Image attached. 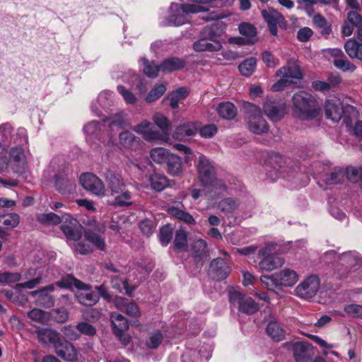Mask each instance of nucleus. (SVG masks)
<instances>
[{
	"instance_id": "nucleus-1",
	"label": "nucleus",
	"mask_w": 362,
	"mask_h": 362,
	"mask_svg": "<svg viewBox=\"0 0 362 362\" xmlns=\"http://www.w3.org/2000/svg\"><path fill=\"white\" fill-rule=\"evenodd\" d=\"M37 218L40 223L47 225H57L62 222V230L74 251L81 255L90 253L91 248L90 246L76 243L81 238V231L79 229L80 227H78L76 219L74 218L71 214H64L60 217L54 213L40 214L37 215Z\"/></svg>"
},
{
	"instance_id": "nucleus-2",
	"label": "nucleus",
	"mask_w": 362,
	"mask_h": 362,
	"mask_svg": "<svg viewBox=\"0 0 362 362\" xmlns=\"http://www.w3.org/2000/svg\"><path fill=\"white\" fill-rule=\"evenodd\" d=\"M214 0H191L189 4H171L169 8V16L165 25L180 26L187 21V16L190 13H198L209 11Z\"/></svg>"
},
{
	"instance_id": "nucleus-3",
	"label": "nucleus",
	"mask_w": 362,
	"mask_h": 362,
	"mask_svg": "<svg viewBox=\"0 0 362 362\" xmlns=\"http://www.w3.org/2000/svg\"><path fill=\"white\" fill-rule=\"evenodd\" d=\"M293 114L303 120L317 117L320 112V107L315 97L307 92L300 91L293 95Z\"/></svg>"
},
{
	"instance_id": "nucleus-4",
	"label": "nucleus",
	"mask_w": 362,
	"mask_h": 362,
	"mask_svg": "<svg viewBox=\"0 0 362 362\" xmlns=\"http://www.w3.org/2000/svg\"><path fill=\"white\" fill-rule=\"evenodd\" d=\"M276 246V243L270 242L266 243L258 250V257L260 260L258 262L257 267L259 269L264 272H272L284 264V259L275 255Z\"/></svg>"
},
{
	"instance_id": "nucleus-5",
	"label": "nucleus",
	"mask_w": 362,
	"mask_h": 362,
	"mask_svg": "<svg viewBox=\"0 0 362 362\" xmlns=\"http://www.w3.org/2000/svg\"><path fill=\"white\" fill-rule=\"evenodd\" d=\"M325 115L327 119L334 122H339L343 117L346 127H350V117H356L358 112L351 105L344 106L339 99H332L326 101L325 105Z\"/></svg>"
},
{
	"instance_id": "nucleus-6",
	"label": "nucleus",
	"mask_w": 362,
	"mask_h": 362,
	"mask_svg": "<svg viewBox=\"0 0 362 362\" xmlns=\"http://www.w3.org/2000/svg\"><path fill=\"white\" fill-rule=\"evenodd\" d=\"M362 262L361 257L356 252H346L338 257V263L334 266V275L338 279L345 277L349 272L357 270Z\"/></svg>"
},
{
	"instance_id": "nucleus-7",
	"label": "nucleus",
	"mask_w": 362,
	"mask_h": 362,
	"mask_svg": "<svg viewBox=\"0 0 362 362\" xmlns=\"http://www.w3.org/2000/svg\"><path fill=\"white\" fill-rule=\"evenodd\" d=\"M247 112L248 128L254 134H260L268 131L266 120L262 116L260 108L252 103H247L244 105Z\"/></svg>"
},
{
	"instance_id": "nucleus-8",
	"label": "nucleus",
	"mask_w": 362,
	"mask_h": 362,
	"mask_svg": "<svg viewBox=\"0 0 362 362\" xmlns=\"http://www.w3.org/2000/svg\"><path fill=\"white\" fill-rule=\"evenodd\" d=\"M84 287L79 288L76 293V297L78 302L83 305L88 306L95 305L99 300V296L107 300H110L107 288L103 285L95 286V291L90 290L86 284Z\"/></svg>"
},
{
	"instance_id": "nucleus-9",
	"label": "nucleus",
	"mask_w": 362,
	"mask_h": 362,
	"mask_svg": "<svg viewBox=\"0 0 362 362\" xmlns=\"http://www.w3.org/2000/svg\"><path fill=\"white\" fill-rule=\"evenodd\" d=\"M320 286V281L317 276L310 275L306 277L295 288L297 296L303 299H311L318 292Z\"/></svg>"
},
{
	"instance_id": "nucleus-10",
	"label": "nucleus",
	"mask_w": 362,
	"mask_h": 362,
	"mask_svg": "<svg viewBox=\"0 0 362 362\" xmlns=\"http://www.w3.org/2000/svg\"><path fill=\"white\" fill-rule=\"evenodd\" d=\"M229 300L233 305H238L239 311L246 314L256 313L259 308L250 297H245L239 291L231 289L228 293Z\"/></svg>"
},
{
	"instance_id": "nucleus-11",
	"label": "nucleus",
	"mask_w": 362,
	"mask_h": 362,
	"mask_svg": "<svg viewBox=\"0 0 362 362\" xmlns=\"http://www.w3.org/2000/svg\"><path fill=\"white\" fill-rule=\"evenodd\" d=\"M211 347L209 344H199L187 347L182 356V362H206L211 357Z\"/></svg>"
},
{
	"instance_id": "nucleus-12",
	"label": "nucleus",
	"mask_w": 362,
	"mask_h": 362,
	"mask_svg": "<svg viewBox=\"0 0 362 362\" xmlns=\"http://www.w3.org/2000/svg\"><path fill=\"white\" fill-rule=\"evenodd\" d=\"M198 177L203 185H207L215 176V169L209 159L203 154L199 155L197 161Z\"/></svg>"
},
{
	"instance_id": "nucleus-13",
	"label": "nucleus",
	"mask_w": 362,
	"mask_h": 362,
	"mask_svg": "<svg viewBox=\"0 0 362 362\" xmlns=\"http://www.w3.org/2000/svg\"><path fill=\"white\" fill-rule=\"evenodd\" d=\"M82 187L87 191L97 196H104L105 187L103 182L92 173H83L80 177Z\"/></svg>"
},
{
	"instance_id": "nucleus-14",
	"label": "nucleus",
	"mask_w": 362,
	"mask_h": 362,
	"mask_svg": "<svg viewBox=\"0 0 362 362\" xmlns=\"http://www.w3.org/2000/svg\"><path fill=\"white\" fill-rule=\"evenodd\" d=\"M286 104L267 98L264 103L263 110L267 117L272 121L280 120L286 113Z\"/></svg>"
},
{
	"instance_id": "nucleus-15",
	"label": "nucleus",
	"mask_w": 362,
	"mask_h": 362,
	"mask_svg": "<svg viewBox=\"0 0 362 362\" xmlns=\"http://www.w3.org/2000/svg\"><path fill=\"white\" fill-rule=\"evenodd\" d=\"M274 279L278 286L292 288L299 280L298 272L291 268H284L274 274Z\"/></svg>"
},
{
	"instance_id": "nucleus-16",
	"label": "nucleus",
	"mask_w": 362,
	"mask_h": 362,
	"mask_svg": "<svg viewBox=\"0 0 362 362\" xmlns=\"http://www.w3.org/2000/svg\"><path fill=\"white\" fill-rule=\"evenodd\" d=\"M133 130L141 135L146 141H153L159 140L161 134L156 130L153 129L152 124L147 119H143L138 124L134 126Z\"/></svg>"
},
{
	"instance_id": "nucleus-17",
	"label": "nucleus",
	"mask_w": 362,
	"mask_h": 362,
	"mask_svg": "<svg viewBox=\"0 0 362 362\" xmlns=\"http://www.w3.org/2000/svg\"><path fill=\"white\" fill-rule=\"evenodd\" d=\"M274 159L276 165L274 168L279 177L285 180H290L294 176L297 168L292 161L285 160L280 156H275Z\"/></svg>"
},
{
	"instance_id": "nucleus-18",
	"label": "nucleus",
	"mask_w": 362,
	"mask_h": 362,
	"mask_svg": "<svg viewBox=\"0 0 362 362\" xmlns=\"http://www.w3.org/2000/svg\"><path fill=\"white\" fill-rule=\"evenodd\" d=\"M84 236L86 240L92 245L86 244V245L90 246L91 252H93V247H95L97 250H104L105 249V241L103 237V233L99 230L88 228L84 231ZM81 238L76 241V243H83L80 241ZM85 245V243H84Z\"/></svg>"
},
{
	"instance_id": "nucleus-19",
	"label": "nucleus",
	"mask_w": 362,
	"mask_h": 362,
	"mask_svg": "<svg viewBox=\"0 0 362 362\" xmlns=\"http://www.w3.org/2000/svg\"><path fill=\"white\" fill-rule=\"evenodd\" d=\"M56 354L65 361L74 362L78 360V353L76 348L69 341H60L55 345Z\"/></svg>"
},
{
	"instance_id": "nucleus-20",
	"label": "nucleus",
	"mask_w": 362,
	"mask_h": 362,
	"mask_svg": "<svg viewBox=\"0 0 362 362\" xmlns=\"http://www.w3.org/2000/svg\"><path fill=\"white\" fill-rule=\"evenodd\" d=\"M292 350L296 362H307L313 354V346L305 341L293 343Z\"/></svg>"
},
{
	"instance_id": "nucleus-21",
	"label": "nucleus",
	"mask_w": 362,
	"mask_h": 362,
	"mask_svg": "<svg viewBox=\"0 0 362 362\" xmlns=\"http://www.w3.org/2000/svg\"><path fill=\"white\" fill-rule=\"evenodd\" d=\"M35 334L40 342L45 344H52L54 349L55 345L61 341L59 334L49 327L37 328L35 331Z\"/></svg>"
},
{
	"instance_id": "nucleus-22",
	"label": "nucleus",
	"mask_w": 362,
	"mask_h": 362,
	"mask_svg": "<svg viewBox=\"0 0 362 362\" xmlns=\"http://www.w3.org/2000/svg\"><path fill=\"white\" fill-rule=\"evenodd\" d=\"M200 129V123L198 122H187L179 125L174 132V136L177 139L182 140L188 136L195 135Z\"/></svg>"
},
{
	"instance_id": "nucleus-23",
	"label": "nucleus",
	"mask_w": 362,
	"mask_h": 362,
	"mask_svg": "<svg viewBox=\"0 0 362 362\" xmlns=\"http://www.w3.org/2000/svg\"><path fill=\"white\" fill-rule=\"evenodd\" d=\"M221 42L214 35H210L209 39L202 38L194 43V49L197 52H214L220 50Z\"/></svg>"
},
{
	"instance_id": "nucleus-24",
	"label": "nucleus",
	"mask_w": 362,
	"mask_h": 362,
	"mask_svg": "<svg viewBox=\"0 0 362 362\" xmlns=\"http://www.w3.org/2000/svg\"><path fill=\"white\" fill-rule=\"evenodd\" d=\"M54 290V285H49L44 288L34 291L30 293V295L36 298V301L38 304L44 305L45 307H51L54 305V298L49 295V293Z\"/></svg>"
},
{
	"instance_id": "nucleus-25",
	"label": "nucleus",
	"mask_w": 362,
	"mask_h": 362,
	"mask_svg": "<svg viewBox=\"0 0 362 362\" xmlns=\"http://www.w3.org/2000/svg\"><path fill=\"white\" fill-rule=\"evenodd\" d=\"M112 131L115 129H123L129 126L130 122L127 117V114L124 111H119L112 114L104 120Z\"/></svg>"
},
{
	"instance_id": "nucleus-26",
	"label": "nucleus",
	"mask_w": 362,
	"mask_h": 362,
	"mask_svg": "<svg viewBox=\"0 0 362 362\" xmlns=\"http://www.w3.org/2000/svg\"><path fill=\"white\" fill-rule=\"evenodd\" d=\"M276 75L289 81L291 78L300 79L303 76L300 67L294 61H290L286 66L280 68Z\"/></svg>"
},
{
	"instance_id": "nucleus-27",
	"label": "nucleus",
	"mask_w": 362,
	"mask_h": 362,
	"mask_svg": "<svg viewBox=\"0 0 362 362\" xmlns=\"http://www.w3.org/2000/svg\"><path fill=\"white\" fill-rule=\"evenodd\" d=\"M115 307L131 317H139L140 310L137 305L134 302H129L123 298H117L115 300Z\"/></svg>"
},
{
	"instance_id": "nucleus-28",
	"label": "nucleus",
	"mask_w": 362,
	"mask_h": 362,
	"mask_svg": "<svg viewBox=\"0 0 362 362\" xmlns=\"http://www.w3.org/2000/svg\"><path fill=\"white\" fill-rule=\"evenodd\" d=\"M210 272L218 280H223L229 275L230 270L222 258H216L210 264Z\"/></svg>"
},
{
	"instance_id": "nucleus-29",
	"label": "nucleus",
	"mask_w": 362,
	"mask_h": 362,
	"mask_svg": "<svg viewBox=\"0 0 362 362\" xmlns=\"http://www.w3.org/2000/svg\"><path fill=\"white\" fill-rule=\"evenodd\" d=\"M20 216L17 214H8L0 216V237H4L6 233L4 229H11L18 226Z\"/></svg>"
},
{
	"instance_id": "nucleus-30",
	"label": "nucleus",
	"mask_w": 362,
	"mask_h": 362,
	"mask_svg": "<svg viewBox=\"0 0 362 362\" xmlns=\"http://www.w3.org/2000/svg\"><path fill=\"white\" fill-rule=\"evenodd\" d=\"M167 172L173 177H181L183 174L184 167L181 158L173 153L166 163Z\"/></svg>"
},
{
	"instance_id": "nucleus-31",
	"label": "nucleus",
	"mask_w": 362,
	"mask_h": 362,
	"mask_svg": "<svg viewBox=\"0 0 362 362\" xmlns=\"http://www.w3.org/2000/svg\"><path fill=\"white\" fill-rule=\"evenodd\" d=\"M183 208V205L181 203H178L177 205H172L168 206V211L170 214L188 224H195L196 221L193 216L185 211Z\"/></svg>"
},
{
	"instance_id": "nucleus-32",
	"label": "nucleus",
	"mask_w": 362,
	"mask_h": 362,
	"mask_svg": "<svg viewBox=\"0 0 362 362\" xmlns=\"http://www.w3.org/2000/svg\"><path fill=\"white\" fill-rule=\"evenodd\" d=\"M107 185L113 193H119L124 187L125 184L119 174L107 171L105 174Z\"/></svg>"
},
{
	"instance_id": "nucleus-33",
	"label": "nucleus",
	"mask_w": 362,
	"mask_h": 362,
	"mask_svg": "<svg viewBox=\"0 0 362 362\" xmlns=\"http://www.w3.org/2000/svg\"><path fill=\"white\" fill-rule=\"evenodd\" d=\"M140 142V139L129 131H124L119 134V143L126 149L136 148Z\"/></svg>"
},
{
	"instance_id": "nucleus-34",
	"label": "nucleus",
	"mask_w": 362,
	"mask_h": 362,
	"mask_svg": "<svg viewBox=\"0 0 362 362\" xmlns=\"http://www.w3.org/2000/svg\"><path fill=\"white\" fill-rule=\"evenodd\" d=\"M240 33L245 38L247 45H252L257 41V29L254 25L248 23H242L239 25Z\"/></svg>"
},
{
	"instance_id": "nucleus-35",
	"label": "nucleus",
	"mask_w": 362,
	"mask_h": 362,
	"mask_svg": "<svg viewBox=\"0 0 362 362\" xmlns=\"http://www.w3.org/2000/svg\"><path fill=\"white\" fill-rule=\"evenodd\" d=\"M185 62L178 57H170L163 61L160 65V72L168 73L179 70L184 67Z\"/></svg>"
},
{
	"instance_id": "nucleus-36",
	"label": "nucleus",
	"mask_w": 362,
	"mask_h": 362,
	"mask_svg": "<svg viewBox=\"0 0 362 362\" xmlns=\"http://www.w3.org/2000/svg\"><path fill=\"white\" fill-rule=\"evenodd\" d=\"M27 316L34 326H36L37 324L45 325L50 319V315L47 312L37 308H34L29 311Z\"/></svg>"
},
{
	"instance_id": "nucleus-37",
	"label": "nucleus",
	"mask_w": 362,
	"mask_h": 362,
	"mask_svg": "<svg viewBox=\"0 0 362 362\" xmlns=\"http://www.w3.org/2000/svg\"><path fill=\"white\" fill-rule=\"evenodd\" d=\"M172 155L173 153L163 147L153 148L150 151L151 160L158 164L167 163Z\"/></svg>"
},
{
	"instance_id": "nucleus-38",
	"label": "nucleus",
	"mask_w": 362,
	"mask_h": 362,
	"mask_svg": "<svg viewBox=\"0 0 362 362\" xmlns=\"http://www.w3.org/2000/svg\"><path fill=\"white\" fill-rule=\"evenodd\" d=\"M110 320L113 333L127 331L129 328L128 320L121 314L113 312L110 314Z\"/></svg>"
},
{
	"instance_id": "nucleus-39",
	"label": "nucleus",
	"mask_w": 362,
	"mask_h": 362,
	"mask_svg": "<svg viewBox=\"0 0 362 362\" xmlns=\"http://www.w3.org/2000/svg\"><path fill=\"white\" fill-rule=\"evenodd\" d=\"M267 334L276 341H281L284 337V329L281 325L275 320H271L267 326Z\"/></svg>"
},
{
	"instance_id": "nucleus-40",
	"label": "nucleus",
	"mask_w": 362,
	"mask_h": 362,
	"mask_svg": "<svg viewBox=\"0 0 362 362\" xmlns=\"http://www.w3.org/2000/svg\"><path fill=\"white\" fill-rule=\"evenodd\" d=\"M344 49L351 58L362 60V43L355 40H349L344 45Z\"/></svg>"
},
{
	"instance_id": "nucleus-41",
	"label": "nucleus",
	"mask_w": 362,
	"mask_h": 362,
	"mask_svg": "<svg viewBox=\"0 0 362 362\" xmlns=\"http://www.w3.org/2000/svg\"><path fill=\"white\" fill-rule=\"evenodd\" d=\"M239 201L236 199L227 197L221 199L217 204V209L223 213L233 212L238 208Z\"/></svg>"
},
{
	"instance_id": "nucleus-42",
	"label": "nucleus",
	"mask_w": 362,
	"mask_h": 362,
	"mask_svg": "<svg viewBox=\"0 0 362 362\" xmlns=\"http://www.w3.org/2000/svg\"><path fill=\"white\" fill-rule=\"evenodd\" d=\"M58 192L62 194H70L76 192V185L74 180L69 179H60L56 182Z\"/></svg>"
},
{
	"instance_id": "nucleus-43",
	"label": "nucleus",
	"mask_w": 362,
	"mask_h": 362,
	"mask_svg": "<svg viewBox=\"0 0 362 362\" xmlns=\"http://www.w3.org/2000/svg\"><path fill=\"white\" fill-rule=\"evenodd\" d=\"M187 95V90L185 88L181 87L171 93L165 100L170 101V106L173 109L177 108L179 103L184 100Z\"/></svg>"
},
{
	"instance_id": "nucleus-44",
	"label": "nucleus",
	"mask_w": 362,
	"mask_h": 362,
	"mask_svg": "<svg viewBox=\"0 0 362 362\" xmlns=\"http://www.w3.org/2000/svg\"><path fill=\"white\" fill-rule=\"evenodd\" d=\"M203 187L210 189V194L208 195L209 199H212L211 193L220 194L227 189V185L224 181L216 178L215 176L211 179V183L207 185H203Z\"/></svg>"
},
{
	"instance_id": "nucleus-45",
	"label": "nucleus",
	"mask_w": 362,
	"mask_h": 362,
	"mask_svg": "<svg viewBox=\"0 0 362 362\" xmlns=\"http://www.w3.org/2000/svg\"><path fill=\"white\" fill-rule=\"evenodd\" d=\"M256 66L257 59L255 57H250L239 64L238 69L243 76L249 77L255 72Z\"/></svg>"
},
{
	"instance_id": "nucleus-46",
	"label": "nucleus",
	"mask_w": 362,
	"mask_h": 362,
	"mask_svg": "<svg viewBox=\"0 0 362 362\" xmlns=\"http://www.w3.org/2000/svg\"><path fill=\"white\" fill-rule=\"evenodd\" d=\"M56 285L63 288H76L78 289L79 288H85V284L76 279L71 275H68L65 277H63L60 281H58L56 283Z\"/></svg>"
},
{
	"instance_id": "nucleus-47",
	"label": "nucleus",
	"mask_w": 362,
	"mask_h": 362,
	"mask_svg": "<svg viewBox=\"0 0 362 362\" xmlns=\"http://www.w3.org/2000/svg\"><path fill=\"white\" fill-rule=\"evenodd\" d=\"M216 110L219 115L224 119H233L236 115V109L231 103H221Z\"/></svg>"
},
{
	"instance_id": "nucleus-48",
	"label": "nucleus",
	"mask_w": 362,
	"mask_h": 362,
	"mask_svg": "<svg viewBox=\"0 0 362 362\" xmlns=\"http://www.w3.org/2000/svg\"><path fill=\"white\" fill-rule=\"evenodd\" d=\"M151 187L158 192H160L168 185V179L163 175L155 173L150 177Z\"/></svg>"
},
{
	"instance_id": "nucleus-49",
	"label": "nucleus",
	"mask_w": 362,
	"mask_h": 362,
	"mask_svg": "<svg viewBox=\"0 0 362 362\" xmlns=\"http://www.w3.org/2000/svg\"><path fill=\"white\" fill-rule=\"evenodd\" d=\"M144 73L148 77L155 78L160 71V65H156L153 62H149L146 58L141 59Z\"/></svg>"
},
{
	"instance_id": "nucleus-50",
	"label": "nucleus",
	"mask_w": 362,
	"mask_h": 362,
	"mask_svg": "<svg viewBox=\"0 0 362 362\" xmlns=\"http://www.w3.org/2000/svg\"><path fill=\"white\" fill-rule=\"evenodd\" d=\"M10 160L18 165H24L26 162V155L21 147L13 148L9 152Z\"/></svg>"
},
{
	"instance_id": "nucleus-51",
	"label": "nucleus",
	"mask_w": 362,
	"mask_h": 362,
	"mask_svg": "<svg viewBox=\"0 0 362 362\" xmlns=\"http://www.w3.org/2000/svg\"><path fill=\"white\" fill-rule=\"evenodd\" d=\"M262 16L268 25L279 24L284 23L283 16L278 11L272 9L269 11H263Z\"/></svg>"
},
{
	"instance_id": "nucleus-52",
	"label": "nucleus",
	"mask_w": 362,
	"mask_h": 362,
	"mask_svg": "<svg viewBox=\"0 0 362 362\" xmlns=\"http://www.w3.org/2000/svg\"><path fill=\"white\" fill-rule=\"evenodd\" d=\"M166 87L163 83L157 84L146 95V100L153 103L160 98L165 92Z\"/></svg>"
},
{
	"instance_id": "nucleus-53",
	"label": "nucleus",
	"mask_w": 362,
	"mask_h": 362,
	"mask_svg": "<svg viewBox=\"0 0 362 362\" xmlns=\"http://www.w3.org/2000/svg\"><path fill=\"white\" fill-rule=\"evenodd\" d=\"M132 194L129 191H124L115 197L113 205L116 206H129L132 205Z\"/></svg>"
},
{
	"instance_id": "nucleus-54",
	"label": "nucleus",
	"mask_w": 362,
	"mask_h": 362,
	"mask_svg": "<svg viewBox=\"0 0 362 362\" xmlns=\"http://www.w3.org/2000/svg\"><path fill=\"white\" fill-rule=\"evenodd\" d=\"M344 170L336 169L329 175H326L324 180L329 185L338 184L344 180Z\"/></svg>"
},
{
	"instance_id": "nucleus-55",
	"label": "nucleus",
	"mask_w": 362,
	"mask_h": 362,
	"mask_svg": "<svg viewBox=\"0 0 362 362\" xmlns=\"http://www.w3.org/2000/svg\"><path fill=\"white\" fill-rule=\"evenodd\" d=\"M111 283L113 288H117L119 292L124 291L128 296H131L134 289L133 287H129L128 282L124 279H112Z\"/></svg>"
},
{
	"instance_id": "nucleus-56",
	"label": "nucleus",
	"mask_w": 362,
	"mask_h": 362,
	"mask_svg": "<svg viewBox=\"0 0 362 362\" xmlns=\"http://www.w3.org/2000/svg\"><path fill=\"white\" fill-rule=\"evenodd\" d=\"M163 341V335L160 331L151 332L146 340V345L150 349H156Z\"/></svg>"
},
{
	"instance_id": "nucleus-57",
	"label": "nucleus",
	"mask_w": 362,
	"mask_h": 362,
	"mask_svg": "<svg viewBox=\"0 0 362 362\" xmlns=\"http://www.w3.org/2000/svg\"><path fill=\"white\" fill-rule=\"evenodd\" d=\"M118 93L122 96L123 100L127 105H134L137 100L136 95L123 86L117 87Z\"/></svg>"
},
{
	"instance_id": "nucleus-58",
	"label": "nucleus",
	"mask_w": 362,
	"mask_h": 362,
	"mask_svg": "<svg viewBox=\"0 0 362 362\" xmlns=\"http://www.w3.org/2000/svg\"><path fill=\"white\" fill-rule=\"evenodd\" d=\"M153 121L154 124L160 128L163 132L168 131L170 127V122L168 119L160 113H156L153 116Z\"/></svg>"
},
{
	"instance_id": "nucleus-59",
	"label": "nucleus",
	"mask_w": 362,
	"mask_h": 362,
	"mask_svg": "<svg viewBox=\"0 0 362 362\" xmlns=\"http://www.w3.org/2000/svg\"><path fill=\"white\" fill-rule=\"evenodd\" d=\"M314 24L321 29L322 33L328 35L331 32L330 27L329 26L326 19L320 14H316L313 17Z\"/></svg>"
},
{
	"instance_id": "nucleus-60",
	"label": "nucleus",
	"mask_w": 362,
	"mask_h": 362,
	"mask_svg": "<svg viewBox=\"0 0 362 362\" xmlns=\"http://www.w3.org/2000/svg\"><path fill=\"white\" fill-rule=\"evenodd\" d=\"M334 66L341 70L342 71H354L356 69V66L348 60L342 58L334 59Z\"/></svg>"
},
{
	"instance_id": "nucleus-61",
	"label": "nucleus",
	"mask_w": 362,
	"mask_h": 362,
	"mask_svg": "<svg viewBox=\"0 0 362 362\" xmlns=\"http://www.w3.org/2000/svg\"><path fill=\"white\" fill-rule=\"evenodd\" d=\"M114 98V93L110 90H103L100 92L98 96V101L102 107H107L112 102Z\"/></svg>"
},
{
	"instance_id": "nucleus-62",
	"label": "nucleus",
	"mask_w": 362,
	"mask_h": 362,
	"mask_svg": "<svg viewBox=\"0 0 362 362\" xmlns=\"http://www.w3.org/2000/svg\"><path fill=\"white\" fill-rule=\"evenodd\" d=\"M21 276L18 272H2L0 273V283L11 284L16 283L21 280Z\"/></svg>"
},
{
	"instance_id": "nucleus-63",
	"label": "nucleus",
	"mask_w": 362,
	"mask_h": 362,
	"mask_svg": "<svg viewBox=\"0 0 362 362\" xmlns=\"http://www.w3.org/2000/svg\"><path fill=\"white\" fill-rule=\"evenodd\" d=\"M344 311L350 316L356 318H362V305L349 304L344 308Z\"/></svg>"
},
{
	"instance_id": "nucleus-64",
	"label": "nucleus",
	"mask_w": 362,
	"mask_h": 362,
	"mask_svg": "<svg viewBox=\"0 0 362 362\" xmlns=\"http://www.w3.org/2000/svg\"><path fill=\"white\" fill-rule=\"evenodd\" d=\"M173 236V229L170 226H165L160 230L159 239L163 245H167Z\"/></svg>"
}]
</instances>
